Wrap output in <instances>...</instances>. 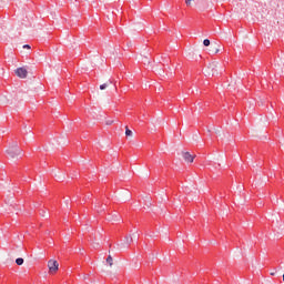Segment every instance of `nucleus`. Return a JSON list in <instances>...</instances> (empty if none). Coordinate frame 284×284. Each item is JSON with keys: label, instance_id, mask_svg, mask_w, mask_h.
Wrapping results in <instances>:
<instances>
[{"label": "nucleus", "instance_id": "1", "mask_svg": "<svg viewBox=\"0 0 284 284\" xmlns=\"http://www.w3.org/2000/svg\"><path fill=\"white\" fill-rule=\"evenodd\" d=\"M7 154L11 159H19L21 156V149L17 142H13L7 150Z\"/></svg>", "mask_w": 284, "mask_h": 284}, {"label": "nucleus", "instance_id": "2", "mask_svg": "<svg viewBox=\"0 0 284 284\" xmlns=\"http://www.w3.org/2000/svg\"><path fill=\"white\" fill-rule=\"evenodd\" d=\"M223 70V68L220 67L219 62H212L209 64L206 74L210 77H214V74H219V71Z\"/></svg>", "mask_w": 284, "mask_h": 284}, {"label": "nucleus", "instance_id": "3", "mask_svg": "<svg viewBox=\"0 0 284 284\" xmlns=\"http://www.w3.org/2000/svg\"><path fill=\"white\" fill-rule=\"evenodd\" d=\"M49 274H57L59 272V262L54 258H51L47 263Z\"/></svg>", "mask_w": 284, "mask_h": 284}, {"label": "nucleus", "instance_id": "4", "mask_svg": "<svg viewBox=\"0 0 284 284\" xmlns=\"http://www.w3.org/2000/svg\"><path fill=\"white\" fill-rule=\"evenodd\" d=\"M14 74L19 78V79H28V69L27 68H18L14 70Z\"/></svg>", "mask_w": 284, "mask_h": 284}, {"label": "nucleus", "instance_id": "5", "mask_svg": "<svg viewBox=\"0 0 284 284\" xmlns=\"http://www.w3.org/2000/svg\"><path fill=\"white\" fill-rule=\"evenodd\" d=\"M182 156L186 163H194V159H196V155H192L190 152H182Z\"/></svg>", "mask_w": 284, "mask_h": 284}, {"label": "nucleus", "instance_id": "6", "mask_svg": "<svg viewBox=\"0 0 284 284\" xmlns=\"http://www.w3.org/2000/svg\"><path fill=\"white\" fill-rule=\"evenodd\" d=\"M106 263L110 267H112V265H114V258H112V255H109L106 257Z\"/></svg>", "mask_w": 284, "mask_h": 284}, {"label": "nucleus", "instance_id": "7", "mask_svg": "<svg viewBox=\"0 0 284 284\" xmlns=\"http://www.w3.org/2000/svg\"><path fill=\"white\" fill-rule=\"evenodd\" d=\"M132 235H129L124 239V243H126V245H130V243H132Z\"/></svg>", "mask_w": 284, "mask_h": 284}, {"label": "nucleus", "instance_id": "8", "mask_svg": "<svg viewBox=\"0 0 284 284\" xmlns=\"http://www.w3.org/2000/svg\"><path fill=\"white\" fill-rule=\"evenodd\" d=\"M94 207H95L97 212H103V210H104L103 207H101L100 203H95Z\"/></svg>", "mask_w": 284, "mask_h": 284}, {"label": "nucleus", "instance_id": "9", "mask_svg": "<svg viewBox=\"0 0 284 284\" xmlns=\"http://www.w3.org/2000/svg\"><path fill=\"white\" fill-rule=\"evenodd\" d=\"M132 130H130L128 126H125V136H132Z\"/></svg>", "mask_w": 284, "mask_h": 284}, {"label": "nucleus", "instance_id": "10", "mask_svg": "<svg viewBox=\"0 0 284 284\" xmlns=\"http://www.w3.org/2000/svg\"><path fill=\"white\" fill-rule=\"evenodd\" d=\"M16 263H17V265H22L23 264V258L22 257H18L16 260Z\"/></svg>", "mask_w": 284, "mask_h": 284}, {"label": "nucleus", "instance_id": "11", "mask_svg": "<svg viewBox=\"0 0 284 284\" xmlns=\"http://www.w3.org/2000/svg\"><path fill=\"white\" fill-rule=\"evenodd\" d=\"M212 52H213L214 54H219V52H221V49H219V48H216V47H213Z\"/></svg>", "mask_w": 284, "mask_h": 284}, {"label": "nucleus", "instance_id": "12", "mask_svg": "<svg viewBox=\"0 0 284 284\" xmlns=\"http://www.w3.org/2000/svg\"><path fill=\"white\" fill-rule=\"evenodd\" d=\"M203 45H205L206 48L210 47V39H205L203 41Z\"/></svg>", "mask_w": 284, "mask_h": 284}, {"label": "nucleus", "instance_id": "13", "mask_svg": "<svg viewBox=\"0 0 284 284\" xmlns=\"http://www.w3.org/2000/svg\"><path fill=\"white\" fill-rule=\"evenodd\" d=\"M108 88V83L101 84L100 90H105Z\"/></svg>", "mask_w": 284, "mask_h": 284}, {"label": "nucleus", "instance_id": "14", "mask_svg": "<svg viewBox=\"0 0 284 284\" xmlns=\"http://www.w3.org/2000/svg\"><path fill=\"white\" fill-rule=\"evenodd\" d=\"M23 49H24V50H30L31 47H30V44H24V45H23Z\"/></svg>", "mask_w": 284, "mask_h": 284}, {"label": "nucleus", "instance_id": "15", "mask_svg": "<svg viewBox=\"0 0 284 284\" xmlns=\"http://www.w3.org/2000/svg\"><path fill=\"white\" fill-rule=\"evenodd\" d=\"M93 247H99V242H93Z\"/></svg>", "mask_w": 284, "mask_h": 284}, {"label": "nucleus", "instance_id": "16", "mask_svg": "<svg viewBox=\"0 0 284 284\" xmlns=\"http://www.w3.org/2000/svg\"><path fill=\"white\" fill-rule=\"evenodd\" d=\"M1 103H8L6 100H1Z\"/></svg>", "mask_w": 284, "mask_h": 284}, {"label": "nucleus", "instance_id": "17", "mask_svg": "<svg viewBox=\"0 0 284 284\" xmlns=\"http://www.w3.org/2000/svg\"><path fill=\"white\" fill-rule=\"evenodd\" d=\"M271 276H274V273H271Z\"/></svg>", "mask_w": 284, "mask_h": 284}]
</instances>
